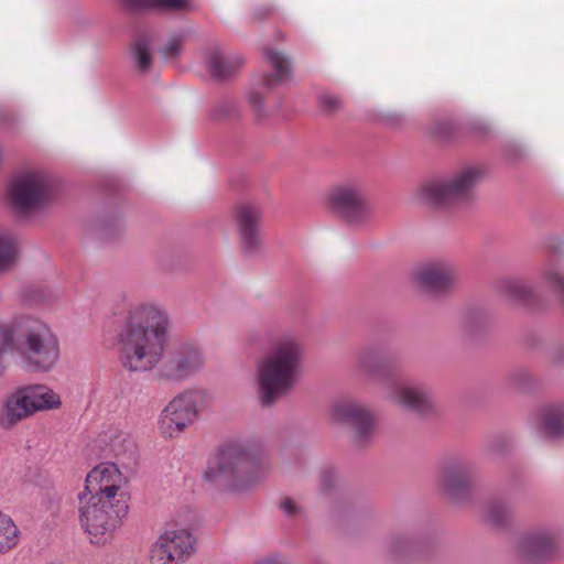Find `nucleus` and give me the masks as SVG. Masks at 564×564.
Returning <instances> with one entry per match:
<instances>
[{"instance_id":"a878e982","label":"nucleus","mask_w":564,"mask_h":564,"mask_svg":"<svg viewBox=\"0 0 564 564\" xmlns=\"http://www.w3.org/2000/svg\"><path fill=\"white\" fill-rule=\"evenodd\" d=\"M18 259V240L14 234L0 229V272L11 270Z\"/></svg>"},{"instance_id":"f704fd0d","label":"nucleus","mask_w":564,"mask_h":564,"mask_svg":"<svg viewBox=\"0 0 564 564\" xmlns=\"http://www.w3.org/2000/svg\"><path fill=\"white\" fill-rule=\"evenodd\" d=\"M281 507H282V510L284 511V513L290 517L296 516L300 512V506L297 505L296 501H294L291 498H285L281 502Z\"/></svg>"},{"instance_id":"cd10ccee","label":"nucleus","mask_w":564,"mask_h":564,"mask_svg":"<svg viewBox=\"0 0 564 564\" xmlns=\"http://www.w3.org/2000/svg\"><path fill=\"white\" fill-rule=\"evenodd\" d=\"M19 533L13 520L0 511V554L10 551L18 544Z\"/></svg>"},{"instance_id":"0eeeda50","label":"nucleus","mask_w":564,"mask_h":564,"mask_svg":"<svg viewBox=\"0 0 564 564\" xmlns=\"http://www.w3.org/2000/svg\"><path fill=\"white\" fill-rule=\"evenodd\" d=\"M212 401V394L207 390L194 388L182 391L161 412L159 424L162 434L169 437L178 436L197 421Z\"/></svg>"},{"instance_id":"20e7f679","label":"nucleus","mask_w":564,"mask_h":564,"mask_svg":"<svg viewBox=\"0 0 564 564\" xmlns=\"http://www.w3.org/2000/svg\"><path fill=\"white\" fill-rule=\"evenodd\" d=\"M7 323L13 326L14 346L24 370L45 375L57 368L61 344L48 323L24 313L15 314Z\"/></svg>"},{"instance_id":"72a5a7b5","label":"nucleus","mask_w":564,"mask_h":564,"mask_svg":"<svg viewBox=\"0 0 564 564\" xmlns=\"http://www.w3.org/2000/svg\"><path fill=\"white\" fill-rule=\"evenodd\" d=\"M182 45L183 39L181 36L172 37L166 43L163 53L167 58L175 57L181 53Z\"/></svg>"},{"instance_id":"2f4dec72","label":"nucleus","mask_w":564,"mask_h":564,"mask_svg":"<svg viewBox=\"0 0 564 564\" xmlns=\"http://www.w3.org/2000/svg\"><path fill=\"white\" fill-rule=\"evenodd\" d=\"M543 279L564 302V273L555 268H549L544 271Z\"/></svg>"},{"instance_id":"f03ea898","label":"nucleus","mask_w":564,"mask_h":564,"mask_svg":"<svg viewBox=\"0 0 564 564\" xmlns=\"http://www.w3.org/2000/svg\"><path fill=\"white\" fill-rule=\"evenodd\" d=\"M267 456L257 438H237L223 444L208 463L204 479L230 495H243L263 480Z\"/></svg>"},{"instance_id":"4be33fe9","label":"nucleus","mask_w":564,"mask_h":564,"mask_svg":"<svg viewBox=\"0 0 564 564\" xmlns=\"http://www.w3.org/2000/svg\"><path fill=\"white\" fill-rule=\"evenodd\" d=\"M31 417L19 389L7 395L0 403V429L10 431L22 421Z\"/></svg>"},{"instance_id":"7c9ffc66","label":"nucleus","mask_w":564,"mask_h":564,"mask_svg":"<svg viewBox=\"0 0 564 564\" xmlns=\"http://www.w3.org/2000/svg\"><path fill=\"white\" fill-rule=\"evenodd\" d=\"M512 516V509L506 502H492L487 507V521L494 525H502Z\"/></svg>"},{"instance_id":"39448f33","label":"nucleus","mask_w":564,"mask_h":564,"mask_svg":"<svg viewBox=\"0 0 564 564\" xmlns=\"http://www.w3.org/2000/svg\"><path fill=\"white\" fill-rule=\"evenodd\" d=\"M485 174L481 165H465L447 176L423 182L415 192V198L434 208H449L470 203L475 199L476 188L485 178Z\"/></svg>"},{"instance_id":"f8f14e48","label":"nucleus","mask_w":564,"mask_h":564,"mask_svg":"<svg viewBox=\"0 0 564 564\" xmlns=\"http://www.w3.org/2000/svg\"><path fill=\"white\" fill-rule=\"evenodd\" d=\"M205 366L206 357L203 348L197 344L186 343L178 346L158 367L156 375L167 382L182 383L203 371Z\"/></svg>"},{"instance_id":"4468645a","label":"nucleus","mask_w":564,"mask_h":564,"mask_svg":"<svg viewBox=\"0 0 564 564\" xmlns=\"http://www.w3.org/2000/svg\"><path fill=\"white\" fill-rule=\"evenodd\" d=\"M124 485L126 477L115 463H101L88 473L82 494L109 500L126 499Z\"/></svg>"},{"instance_id":"9b49d317","label":"nucleus","mask_w":564,"mask_h":564,"mask_svg":"<svg viewBox=\"0 0 564 564\" xmlns=\"http://www.w3.org/2000/svg\"><path fill=\"white\" fill-rule=\"evenodd\" d=\"M263 206L256 200H245L236 205L232 219L241 251L247 256L258 253L263 247Z\"/></svg>"},{"instance_id":"a211bd4d","label":"nucleus","mask_w":564,"mask_h":564,"mask_svg":"<svg viewBox=\"0 0 564 564\" xmlns=\"http://www.w3.org/2000/svg\"><path fill=\"white\" fill-rule=\"evenodd\" d=\"M333 416L338 422L352 425L355 441L364 444L372 434L373 416L362 404L352 401H339L333 408Z\"/></svg>"},{"instance_id":"c85d7f7f","label":"nucleus","mask_w":564,"mask_h":564,"mask_svg":"<svg viewBox=\"0 0 564 564\" xmlns=\"http://www.w3.org/2000/svg\"><path fill=\"white\" fill-rule=\"evenodd\" d=\"M133 56L138 68L147 72L152 63L151 45L147 37H140L133 45Z\"/></svg>"},{"instance_id":"c9c22d12","label":"nucleus","mask_w":564,"mask_h":564,"mask_svg":"<svg viewBox=\"0 0 564 564\" xmlns=\"http://www.w3.org/2000/svg\"><path fill=\"white\" fill-rule=\"evenodd\" d=\"M321 102L328 109H336L340 106V100L335 96H323Z\"/></svg>"},{"instance_id":"1a4fd4ad","label":"nucleus","mask_w":564,"mask_h":564,"mask_svg":"<svg viewBox=\"0 0 564 564\" xmlns=\"http://www.w3.org/2000/svg\"><path fill=\"white\" fill-rule=\"evenodd\" d=\"M196 539L187 527L170 524L150 549V564H183L195 552Z\"/></svg>"},{"instance_id":"473e14b6","label":"nucleus","mask_w":564,"mask_h":564,"mask_svg":"<svg viewBox=\"0 0 564 564\" xmlns=\"http://www.w3.org/2000/svg\"><path fill=\"white\" fill-rule=\"evenodd\" d=\"M505 292L516 301H527L530 289L518 280H508L503 283Z\"/></svg>"},{"instance_id":"412c9836","label":"nucleus","mask_w":564,"mask_h":564,"mask_svg":"<svg viewBox=\"0 0 564 564\" xmlns=\"http://www.w3.org/2000/svg\"><path fill=\"white\" fill-rule=\"evenodd\" d=\"M204 62L215 78H226L237 73L245 58L237 53L225 54L218 45L209 46L204 53Z\"/></svg>"},{"instance_id":"c756f323","label":"nucleus","mask_w":564,"mask_h":564,"mask_svg":"<svg viewBox=\"0 0 564 564\" xmlns=\"http://www.w3.org/2000/svg\"><path fill=\"white\" fill-rule=\"evenodd\" d=\"M14 346L13 326L4 321H0V378L4 376L7 366L4 364V352Z\"/></svg>"},{"instance_id":"dca6fc26","label":"nucleus","mask_w":564,"mask_h":564,"mask_svg":"<svg viewBox=\"0 0 564 564\" xmlns=\"http://www.w3.org/2000/svg\"><path fill=\"white\" fill-rule=\"evenodd\" d=\"M414 279L417 285L426 291L442 292L456 284L458 270L448 260H436L419 267Z\"/></svg>"},{"instance_id":"f3484780","label":"nucleus","mask_w":564,"mask_h":564,"mask_svg":"<svg viewBox=\"0 0 564 564\" xmlns=\"http://www.w3.org/2000/svg\"><path fill=\"white\" fill-rule=\"evenodd\" d=\"M561 542V534L555 529H539L522 535L517 544L518 555L524 561H538L549 556Z\"/></svg>"},{"instance_id":"6ab92c4d","label":"nucleus","mask_w":564,"mask_h":564,"mask_svg":"<svg viewBox=\"0 0 564 564\" xmlns=\"http://www.w3.org/2000/svg\"><path fill=\"white\" fill-rule=\"evenodd\" d=\"M31 416L41 412L56 411L62 408V398L45 383H30L19 388Z\"/></svg>"},{"instance_id":"bb28decb","label":"nucleus","mask_w":564,"mask_h":564,"mask_svg":"<svg viewBox=\"0 0 564 564\" xmlns=\"http://www.w3.org/2000/svg\"><path fill=\"white\" fill-rule=\"evenodd\" d=\"M358 366L370 378L378 379L386 368V359L380 350L371 348L358 356Z\"/></svg>"},{"instance_id":"b1692460","label":"nucleus","mask_w":564,"mask_h":564,"mask_svg":"<svg viewBox=\"0 0 564 564\" xmlns=\"http://www.w3.org/2000/svg\"><path fill=\"white\" fill-rule=\"evenodd\" d=\"M474 477V467L467 462H454L443 471V485L449 494L455 496L460 489L467 487Z\"/></svg>"},{"instance_id":"ddd939ff","label":"nucleus","mask_w":564,"mask_h":564,"mask_svg":"<svg viewBox=\"0 0 564 564\" xmlns=\"http://www.w3.org/2000/svg\"><path fill=\"white\" fill-rule=\"evenodd\" d=\"M326 199L328 206L350 224H360L370 215L365 192L357 184L336 185L329 189Z\"/></svg>"},{"instance_id":"7ed1b4c3","label":"nucleus","mask_w":564,"mask_h":564,"mask_svg":"<svg viewBox=\"0 0 564 564\" xmlns=\"http://www.w3.org/2000/svg\"><path fill=\"white\" fill-rule=\"evenodd\" d=\"M304 351L303 340L294 332H283L271 340L256 364L254 381L261 404L272 405L294 389Z\"/></svg>"},{"instance_id":"6e6552de","label":"nucleus","mask_w":564,"mask_h":564,"mask_svg":"<svg viewBox=\"0 0 564 564\" xmlns=\"http://www.w3.org/2000/svg\"><path fill=\"white\" fill-rule=\"evenodd\" d=\"M54 192L55 185L50 175L41 171H29L12 180L8 196L18 210L26 213L46 204Z\"/></svg>"},{"instance_id":"5701e85b","label":"nucleus","mask_w":564,"mask_h":564,"mask_svg":"<svg viewBox=\"0 0 564 564\" xmlns=\"http://www.w3.org/2000/svg\"><path fill=\"white\" fill-rule=\"evenodd\" d=\"M102 442L109 453L122 462L135 459L137 444L128 432L118 429L109 430L104 435Z\"/></svg>"},{"instance_id":"f257e3e1","label":"nucleus","mask_w":564,"mask_h":564,"mask_svg":"<svg viewBox=\"0 0 564 564\" xmlns=\"http://www.w3.org/2000/svg\"><path fill=\"white\" fill-rule=\"evenodd\" d=\"M170 327L169 312L159 303L131 304L117 333L122 367L132 372L156 368L169 344Z\"/></svg>"},{"instance_id":"aec40b11","label":"nucleus","mask_w":564,"mask_h":564,"mask_svg":"<svg viewBox=\"0 0 564 564\" xmlns=\"http://www.w3.org/2000/svg\"><path fill=\"white\" fill-rule=\"evenodd\" d=\"M532 427L542 437L556 440L564 436V404L542 406L532 417Z\"/></svg>"},{"instance_id":"9d476101","label":"nucleus","mask_w":564,"mask_h":564,"mask_svg":"<svg viewBox=\"0 0 564 564\" xmlns=\"http://www.w3.org/2000/svg\"><path fill=\"white\" fill-rule=\"evenodd\" d=\"M264 55L268 63L273 68V73H263L256 76L247 93V99L258 116H265L264 100L269 93L280 84L286 83L291 78V63L289 58L279 50L267 47Z\"/></svg>"},{"instance_id":"2eb2a0df","label":"nucleus","mask_w":564,"mask_h":564,"mask_svg":"<svg viewBox=\"0 0 564 564\" xmlns=\"http://www.w3.org/2000/svg\"><path fill=\"white\" fill-rule=\"evenodd\" d=\"M383 397L395 406L419 413H425L433 406V400L426 390L401 379L388 380L383 386Z\"/></svg>"},{"instance_id":"e433bc0d","label":"nucleus","mask_w":564,"mask_h":564,"mask_svg":"<svg viewBox=\"0 0 564 564\" xmlns=\"http://www.w3.org/2000/svg\"><path fill=\"white\" fill-rule=\"evenodd\" d=\"M259 564H278V563L273 560H267V561L260 562Z\"/></svg>"},{"instance_id":"393cba45","label":"nucleus","mask_w":564,"mask_h":564,"mask_svg":"<svg viewBox=\"0 0 564 564\" xmlns=\"http://www.w3.org/2000/svg\"><path fill=\"white\" fill-rule=\"evenodd\" d=\"M131 10L166 9L185 11L194 9L193 0H121Z\"/></svg>"},{"instance_id":"423d86ee","label":"nucleus","mask_w":564,"mask_h":564,"mask_svg":"<svg viewBox=\"0 0 564 564\" xmlns=\"http://www.w3.org/2000/svg\"><path fill=\"white\" fill-rule=\"evenodd\" d=\"M127 512V499L109 500L78 494L79 523L91 544L111 542Z\"/></svg>"}]
</instances>
